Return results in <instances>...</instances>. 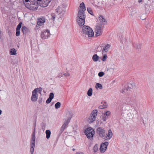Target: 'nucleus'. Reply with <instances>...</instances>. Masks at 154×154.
I'll use <instances>...</instances> for the list:
<instances>
[{"instance_id":"obj_59","label":"nucleus","mask_w":154,"mask_h":154,"mask_svg":"<svg viewBox=\"0 0 154 154\" xmlns=\"http://www.w3.org/2000/svg\"><path fill=\"white\" fill-rule=\"evenodd\" d=\"M149 154H150V152L149 153Z\"/></svg>"},{"instance_id":"obj_34","label":"nucleus","mask_w":154,"mask_h":154,"mask_svg":"<svg viewBox=\"0 0 154 154\" xmlns=\"http://www.w3.org/2000/svg\"><path fill=\"white\" fill-rule=\"evenodd\" d=\"M103 46H102L98 47L97 48V50L98 51H103Z\"/></svg>"},{"instance_id":"obj_32","label":"nucleus","mask_w":154,"mask_h":154,"mask_svg":"<svg viewBox=\"0 0 154 154\" xmlns=\"http://www.w3.org/2000/svg\"><path fill=\"white\" fill-rule=\"evenodd\" d=\"M107 118V117H106L105 114H104V115L102 116L101 118V120H102L103 122H105L106 121Z\"/></svg>"},{"instance_id":"obj_47","label":"nucleus","mask_w":154,"mask_h":154,"mask_svg":"<svg viewBox=\"0 0 154 154\" xmlns=\"http://www.w3.org/2000/svg\"><path fill=\"white\" fill-rule=\"evenodd\" d=\"M35 127H34V130H33V132H32V135H35Z\"/></svg>"},{"instance_id":"obj_41","label":"nucleus","mask_w":154,"mask_h":154,"mask_svg":"<svg viewBox=\"0 0 154 154\" xmlns=\"http://www.w3.org/2000/svg\"><path fill=\"white\" fill-rule=\"evenodd\" d=\"M107 107V105H104L103 106H100L99 107V108L100 109H104L105 108H106Z\"/></svg>"},{"instance_id":"obj_36","label":"nucleus","mask_w":154,"mask_h":154,"mask_svg":"<svg viewBox=\"0 0 154 154\" xmlns=\"http://www.w3.org/2000/svg\"><path fill=\"white\" fill-rule=\"evenodd\" d=\"M107 57V56L106 54H105L103 55V57L102 60L103 61H106Z\"/></svg>"},{"instance_id":"obj_16","label":"nucleus","mask_w":154,"mask_h":154,"mask_svg":"<svg viewBox=\"0 0 154 154\" xmlns=\"http://www.w3.org/2000/svg\"><path fill=\"white\" fill-rule=\"evenodd\" d=\"M72 115L71 114L70 115V116H69V118L67 119H65V121L64 122L63 125L66 126L67 127H68V125L69 124L70 119L72 117Z\"/></svg>"},{"instance_id":"obj_56","label":"nucleus","mask_w":154,"mask_h":154,"mask_svg":"<svg viewBox=\"0 0 154 154\" xmlns=\"http://www.w3.org/2000/svg\"><path fill=\"white\" fill-rule=\"evenodd\" d=\"M72 150H73V151H74V150H75V149H72Z\"/></svg>"},{"instance_id":"obj_20","label":"nucleus","mask_w":154,"mask_h":154,"mask_svg":"<svg viewBox=\"0 0 154 154\" xmlns=\"http://www.w3.org/2000/svg\"><path fill=\"white\" fill-rule=\"evenodd\" d=\"M46 138L47 139L50 138L51 134V132L49 130H47L45 131Z\"/></svg>"},{"instance_id":"obj_39","label":"nucleus","mask_w":154,"mask_h":154,"mask_svg":"<svg viewBox=\"0 0 154 154\" xmlns=\"http://www.w3.org/2000/svg\"><path fill=\"white\" fill-rule=\"evenodd\" d=\"M54 97V94L53 93H51L49 94V98L52 99Z\"/></svg>"},{"instance_id":"obj_43","label":"nucleus","mask_w":154,"mask_h":154,"mask_svg":"<svg viewBox=\"0 0 154 154\" xmlns=\"http://www.w3.org/2000/svg\"><path fill=\"white\" fill-rule=\"evenodd\" d=\"M111 112L109 111H107L104 114L106 116H108L110 114Z\"/></svg>"},{"instance_id":"obj_8","label":"nucleus","mask_w":154,"mask_h":154,"mask_svg":"<svg viewBox=\"0 0 154 154\" xmlns=\"http://www.w3.org/2000/svg\"><path fill=\"white\" fill-rule=\"evenodd\" d=\"M38 95L37 94L36 89H34L32 91V94L31 100L33 102L36 101L38 98Z\"/></svg>"},{"instance_id":"obj_29","label":"nucleus","mask_w":154,"mask_h":154,"mask_svg":"<svg viewBox=\"0 0 154 154\" xmlns=\"http://www.w3.org/2000/svg\"><path fill=\"white\" fill-rule=\"evenodd\" d=\"M87 9L88 11L90 14L91 15H93V13L92 11L90 8V7L87 8Z\"/></svg>"},{"instance_id":"obj_15","label":"nucleus","mask_w":154,"mask_h":154,"mask_svg":"<svg viewBox=\"0 0 154 154\" xmlns=\"http://www.w3.org/2000/svg\"><path fill=\"white\" fill-rule=\"evenodd\" d=\"M51 0H43L41 4V6L42 7H45L48 6L51 2Z\"/></svg>"},{"instance_id":"obj_50","label":"nucleus","mask_w":154,"mask_h":154,"mask_svg":"<svg viewBox=\"0 0 154 154\" xmlns=\"http://www.w3.org/2000/svg\"><path fill=\"white\" fill-rule=\"evenodd\" d=\"M76 154H83V152H78Z\"/></svg>"},{"instance_id":"obj_5","label":"nucleus","mask_w":154,"mask_h":154,"mask_svg":"<svg viewBox=\"0 0 154 154\" xmlns=\"http://www.w3.org/2000/svg\"><path fill=\"white\" fill-rule=\"evenodd\" d=\"M50 31L48 29H46L42 32L41 37L43 39H46L50 36Z\"/></svg>"},{"instance_id":"obj_3","label":"nucleus","mask_w":154,"mask_h":154,"mask_svg":"<svg viewBox=\"0 0 154 154\" xmlns=\"http://www.w3.org/2000/svg\"><path fill=\"white\" fill-rule=\"evenodd\" d=\"M85 133L88 139H91L93 137L94 134V131L92 128L89 127L85 131Z\"/></svg>"},{"instance_id":"obj_30","label":"nucleus","mask_w":154,"mask_h":154,"mask_svg":"<svg viewBox=\"0 0 154 154\" xmlns=\"http://www.w3.org/2000/svg\"><path fill=\"white\" fill-rule=\"evenodd\" d=\"M134 47L136 49H137L138 51H139L141 49V44H136V45L134 46Z\"/></svg>"},{"instance_id":"obj_44","label":"nucleus","mask_w":154,"mask_h":154,"mask_svg":"<svg viewBox=\"0 0 154 154\" xmlns=\"http://www.w3.org/2000/svg\"><path fill=\"white\" fill-rule=\"evenodd\" d=\"M63 75H64L65 76H68L69 75V73L66 72L63 74Z\"/></svg>"},{"instance_id":"obj_58","label":"nucleus","mask_w":154,"mask_h":154,"mask_svg":"<svg viewBox=\"0 0 154 154\" xmlns=\"http://www.w3.org/2000/svg\"><path fill=\"white\" fill-rule=\"evenodd\" d=\"M58 77H60V76H58Z\"/></svg>"},{"instance_id":"obj_55","label":"nucleus","mask_w":154,"mask_h":154,"mask_svg":"<svg viewBox=\"0 0 154 154\" xmlns=\"http://www.w3.org/2000/svg\"><path fill=\"white\" fill-rule=\"evenodd\" d=\"M35 8V9H37L38 7H36Z\"/></svg>"},{"instance_id":"obj_42","label":"nucleus","mask_w":154,"mask_h":154,"mask_svg":"<svg viewBox=\"0 0 154 154\" xmlns=\"http://www.w3.org/2000/svg\"><path fill=\"white\" fill-rule=\"evenodd\" d=\"M64 130V129L61 128L59 132V134L60 135L63 132V131Z\"/></svg>"},{"instance_id":"obj_40","label":"nucleus","mask_w":154,"mask_h":154,"mask_svg":"<svg viewBox=\"0 0 154 154\" xmlns=\"http://www.w3.org/2000/svg\"><path fill=\"white\" fill-rule=\"evenodd\" d=\"M52 100V99H51V98H50L49 97H48V99H47V100H46V103L47 104H48L50 103L51 102Z\"/></svg>"},{"instance_id":"obj_18","label":"nucleus","mask_w":154,"mask_h":154,"mask_svg":"<svg viewBox=\"0 0 154 154\" xmlns=\"http://www.w3.org/2000/svg\"><path fill=\"white\" fill-rule=\"evenodd\" d=\"M22 30L24 35H26L28 31V29L25 26H22Z\"/></svg>"},{"instance_id":"obj_14","label":"nucleus","mask_w":154,"mask_h":154,"mask_svg":"<svg viewBox=\"0 0 154 154\" xmlns=\"http://www.w3.org/2000/svg\"><path fill=\"white\" fill-rule=\"evenodd\" d=\"M45 17H42L39 18L38 19L37 24L39 26H41L45 22Z\"/></svg>"},{"instance_id":"obj_51","label":"nucleus","mask_w":154,"mask_h":154,"mask_svg":"<svg viewBox=\"0 0 154 154\" xmlns=\"http://www.w3.org/2000/svg\"><path fill=\"white\" fill-rule=\"evenodd\" d=\"M25 2L26 3H27L29 1V0H25Z\"/></svg>"},{"instance_id":"obj_11","label":"nucleus","mask_w":154,"mask_h":154,"mask_svg":"<svg viewBox=\"0 0 154 154\" xmlns=\"http://www.w3.org/2000/svg\"><path fill=\"white\" fill-rule=\"evenodd\" d=\"M133 85L131 83H128L127 85L123 88L122 90V93H125V94H128L127 92L130 88H131L133 87Z\"/></svg>"},{"instance_id":"obj_19","label":"nucleus","mask_w":154,"mask_h":154,"mask_svg":"<svg viewBox=\"0 0 154 154\" xmlns=\"http://www.w3.org/2000/svg\"><path fill=\"white\" fill-rule=\"evenodd\" d=\"M35 135H32L31 137V140L30 141V144L35 145Z\"/></svg>"},{"instance_id":"obj_57","label":"nucleus","mask_w":154,"mask_h":154,"mask_svg":"<svg viewBox=\"0 0 154 154\" xmlns=\"http://www.w3.org/2000/svg\"><path fill=\"white\" fill-rule=\"evenodd\" d=\"M69 114H70V112H69Z\"/></svg>"},{"instance_id":"obj_9","label":"nucleus","mask_w":154,"mask_h":154,"mask_svg":"<svg viewBox=\"0 0 154 154\" xmlns=\"http://www.w3.org/2000/svg\"><path fill=\"white\" fill-rule=\"evenodd\" d=\"M99 19L100 21V24L99 25L102 26H104V25L107 24V21L103 16L101 15L99 16Z\"/></svg>"},{"instance_id":"obj_23","label":"nucleus","mask_w":154,"mask_h":154,"mask_svg":"<svg viewBox=\"0 0 154 154\" xmlns=\"http://www.w3.org/2000/svg\"><path fill=\"white\" fill-rule=\"evenodd\" d=\"M30 152L31 154H33L34 152V149L35 148V145L30 144Z\"/></svg>"},{"instance_id":"obj_46","label":"nucleus","mask_w":154,"mask_h":154,"mask_svg":"<svg viewBox=\"0 0 154 154\" xmlns=\"http://www.w3.org/2000/svg\"><path fill=\"white\" fill-rule=\"evenodd\" d=\"M39 103H41L42 102V98H39L38 101Z\"/></svg>"},{"instance_id":"obj_25","label":"nucleus","mask_w":154,"mask_h":154,"mask_svg":"<svg viewBox=\"0 0 154 154\" xmlns=\"http://www.w3.org/2000/svg\"><path fill=\"white\" fill-rule=\"evenodd\" d=\"M61 105L60 102H57L55 104V107L56 109H58L60 108Z\"/></svg>"},{"instance_id":"obj_35","label":"nucleus","mask_w":154,"mask_h":154,"mask_svg":"<svg viewBox=\"0 0 154 154\" xmlns=\"http://www.w3.org/2000/svg\"><path fill=\"white\" fill-rule=\"evenodd\" d=\"M104 75V73L103 72H100L98 74V75L100 77L103 76Z\"/></svg>"},{"instance_id":"obj_37","label":"nucleus","mask_w":154,"mask_h":154,"mask_svg":"<svg viewBox=\"0 0 154 154\" xmlns=\"http://www.w3.org/2000/svg\"><path fill=\"white\" fill-rule=\"evenodd\" d=\"M51 19L54 21L56 18V15L54 13H52L51 14Z\"/></svg>"},{"instance_id":"obj_24","label":"nucleus","mask_w":154,"mask_h":154,"mask_svg":"<svg viewBox=\"0 0 154 154\" xmlns=\"http://www.w3.org/2000/svg\"><path fill=\"white\" fill-rule=\"evenodd\" d=\"M92 89L91 88H89L87 93L89 97L91 96L92 94Z\"/></svg>"},{"instance_id":"obj_12","label":"nucleus","mask_w":154,"mask_h":154,"mask_svg":"<svg viewBox=\"0 0 154 154\" xmlns=\"http://www.w3.org/2000/svg\"><path fill=\"white\" fill-rule=\"evenodd\" d=\"M109 143L107 141L102 143L100 146V151L102 152H104L107 149V146L108 145Z\"/></svg>"},{"instance_id":"obj_28","label":"nucleus","mask_w":154,"mask_h":154,"mask_svg":"<svg viewBox=\"0 0 154 154\" xmlns=\"http://www.w3.org/2000/svg\"><path fill=\"white\" fill-rule=\"evenodd\" d=\"M98 149V146L97 144H96L94 145L93 148V150L94 152H96Z\"/></svg>"},{"instance_id":"obj_49","label":"nucleus","mask_w":154,"mask_h":154,"mask_svg":"<svg viewBox=\"0 0 154 154\" xmlns=\"http://www.w3.org/2000/svg\"><path fill=\"white\" fill-rule=\"evenodd\" d=\"M42 0H37V1H35V2H37V4H38V1H42Z\"/></svg>"},{"instance_id":"obj_17","label":"nucleus","mask_w":154,"mask_h":154,"mask_svg":"<svg viewBox=\"0 0 154 154\" xmlns=\"http://www.w3.org/2000/svg\"><path fill=\"white\" fill-rule=\"evenodd\" d=\"M110 46V45L109 44H107L105 46H103V53L107 52Z\"/></svg>"},{"instance_id":"obj_27","label":"nucleus","mask_w":154,"mask_h":154,"mask_svg":"<svg viewBox=\"0 0 154 154\" xmlns=\"http://www.w3.org/2000/svg\"><path fill=\"white\" fill-rule=\"evenodd\" d=\"M96 88H99L100 89H102L103 88V86L101 84H100L99 83H97L96 84Z\"/></svg>"},{"instance_id":"obj_4","label":"nucleus","mask_w":154,"mask_h":154,"mask_svg":"<svg viewBox=\"0 0 154 154\" xmlns=\"http://www.w3.org/2000/svg\"><path fill=\"white\" fill-rule=\"evenodd\" d=\"M97 113V109H94L92 111L89 118L90 123H92L95 120Z\"/></svg>"},{"instance_id":"obj_52","label":"nucleus","mask_w":154,"mask_h":154,"mask_svg":"<svg viewBox=\"0 0 154 154\" xmlns=\"http://www.w3.org/2000/svg\"><path fill=\"white\" fill-rule=\"evenodd\" d=\"M142 1V0H138V2H139V3H140Z\"/></svg>"},{"instance_id":"obj_48","label":"nucleus","mask_w":154,"mask_h":154,"mask_svg":"<svg viewBox=\"0 0 154 154\" xmlns=\"http://www.w3.org/2000/svg\"><path fill=\"white\" fill-rule=\"evenodd\" d=\"M66 127H67L66 126L63 124L62 125V126L61 127V128L65 129V128H66Z\"/></svg>"},{"instance_id":"obj_7","label":"nucleus","mask_w":154,"mask_h":154,"mask_svg":"<svg viewBox=\"0 0 154 154\" xmlns=\"http://www.w3.org/2000/svg\"><path fill=\"white\" fill-rule=\"evenodd\" d=\"M96 131L99 136L101 138L104 137L105 135V131L101 127L98 128Z\"/></svg>"},{"instance_id":"obj_2","label":"nucleus","mask_w":154,"mask_h":154,"mask_svg":"<svg viewBox=\"0 0 154 154\" xmlns=\"http://www.w3.org/2000/svg\"><path fill=\"white\" fill-rule=\"evenodd\" d=\"M82 35L85 37H91L94 35V32L92 29L90 27L84 26L82 27V31L81 32Z\"/></svg>"},{"instance_id":"obj_1","label":"nucleus","mask_w":154,"mask_h":154,"mask_svg":"<svg viewBox=\"0 0 154 154\" xmlns=\"http://www.w3.org/2000/svg\"><path fill=\"white\" fill-rule=\"evenodd\" d=\"M79 8H81L78 11L76 17V21L79 26H82L85 24L86 18V15L85 13L86 8L84 2H82L80 4Z\"/></svg>"},{"instance_id":"obj_53","label":"nucleus","mask_w":154,"mask_h":154,"mask_svg":"<svg viewBox=\"0 0 154 154\" xmlns=\"http://www.w3.org/2000/svg\"><path fill=\"white\" fill-rule=\"evenodd\" d=\"M2 111L0 109V115H1L2 114Z\"/></svg>"},{"instance_id":"obj_21","label":"nucleus","mask_w":154,"mask_h":154,"mask_svg":"<svg viewBox=\"0 0 154 154\" xmlns=\"http://www.w3.org/2000/svg\"><path fill=\"white\" fill-rule=\"evenodd\" d=\"M99 58V57L97 54H94L92 57V59L94 62L97 61Z\"/></svg>"},{"instance_id":"obj_22","label":"nucleus","mask_w":154,"mask_h":154,"mask_svg":"<svg viewBox=\"0 0 154 154\" xmlns=\"http://www.w3.org/2000/svg\"><path fill=\"white\" fill-rule=\"evenodd\" d=\"M16 50L14 48H12L11 49L10 51V53L12 55H15L16 54Z\"/></svg>"},{"instance_id":"obj_38","label":"nucleus","mask_w":154,"mask_h":154,"mask_svg":"<svg viewBox=\"0 0 154 154\" xmlns=\"http://www.w3.org/2000/svg\"><path fill=\"white\" fill-rule=\"evenodd\" d=\"M16 35L17 36H19L20 35V30H17L16 29Z\"/></svg>"},{"instance_id":"obj_33","label":"nucleus","mask_w":154,"mask_h":154,"mask_svg":"<svg viewBox=\"0 0 154 154\" xmlns=\"http://www.w3.org/2000/svg\"><path fill=\"white\" fill-rule=\"evenodd\" d=\"M145 8L146 9V11H147L149 10V8H150V6L147 4H145L144 6Z\"/></svg>"},{"instance_id":"obj_26","label":"nucleus","mask_w":154,"mask_h":154,"mask_svg":"<svg viewBox=\"0 0 154 154\" xmlns=\"http://www.w3.org/2000/svg\"><path fill=\"white\" fill-rule=\"evenodd\" d=\"M35 89H36L37 93L38 92V93L40 94L41 95V93L42 91V88L41 87H39V88H36Z\"/></svg>"},{"instance_id":"obj_13","label":"nucleus","mask_w":154,"mask_h":154,"mask_svg":"<svg viewBox=\"0 0 154 154\" xmlns=\"http://www.w3.org/2000/svg\"><path fill=\"white\" fill-rule=\"evenodd\" d=\"M112 133L111 129H109L108 131L105 136L104 139L105 140H110L112 137Z\"/></svg>"},{"instance_id":"obj_31","label":"nucleus","mask_w":154,"mask_h":154,"mask_svg":"<svg viewBox=\"0 0 154 154\" xmlns=\"http://www.w3.org/2000/svg\"><path fill=\"white\" fill-rule=\"evenodd\" d=\"M22 24V22H20L17 25L16 29L17 30H20V29L21 27Z\"/></svg>"},{"instance_id":"obj_6","label":"nucleus","mask_w":154,"mask_h":154,"mask_svg":"<svg viewBox=\"0 0 154 154\" xmlns=\"http://www.w3.org/2000/svg\"><path fill=\"white\" fill-rule=\"evenodd\" d=\"M56 11L57 13L59 12V14L60 15V18H62L63 17V15L66 12V10L64 8H61L60 7H58L56 9Z\"/></svg>"},{"instance_id":"obj_54","label":"nucleus","mask_w":154,"mask_h":154,"mask_svg":"<svg viewBox=\"0 0 154 154\" xmlns=\"http://www.w3.org/2000/svg\"><path fill=\"white\" fill-rule=\"evenodd\" d=\"M34 126H35V127H36V123H35Z\"/></svg>"},{"instance_id":"obj_45","label":"nucleus","mask_w":154,"mask_h":154,"mask_svg":"<svg viewBox=\"0 0 154 154\" xmlns=\"http://www.w3.org/2000/svg\"><path fill=\"white\" fill-rule=\"evenodd\" d=\"M23 3H24V4L26 6V8H28V6H29V5H29V3H26V4H25V2H24V1L23 0Z\"/></svg>"},{"instance_id":"obj_10","label":"nucleus","mask_w":154,"mask_h":154,"mask_svg":"<svg viewBox=\"0 0 154 154\" xmlns=\"http://www.w3.org/2000/svg\"><path fill=\"white\" fill-rule=\"evenodd\" d=\"M103 26L100 25H97L95 28V36L96 37L102 34L101 27Z\"/></svg>"}]
</instances>
